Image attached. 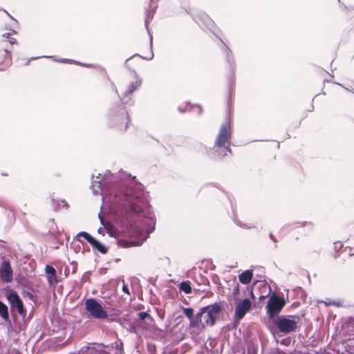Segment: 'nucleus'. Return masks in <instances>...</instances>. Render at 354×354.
<instances>
[{"mask_svg": "<svg viewBox=\"0 0 354 354\" xmlns=\"http://www.w3.org/2000/svg\"><path fill=\"white\" fill-rule=\"evenodd\" d=\"M0 278L6 282L10 283L13 278L12 269L10 266L9 261H3L0 266Z\"/></svg>", "mask_w": 354, "mask_h": 354, "instance_id": "nucleus-13", "label": "nucleus"}, {"mask_svg": "<svg viewBox=\"0 0 354 354\" xmlns=\"http://www.w3.org/2000/svg\"><path fill=\"white\" fill-rule=\"evenodd\" d=\"M285 343V339H283V341L281 342V344H283Z\"/></svg>", "mask_w": 354, "mask_h": 354, "instance_id": "nucleus-50", "label": "nucleus"}, {"mask_svg": "<svg viewBox=\"0 0 354 354\" xmlns=\"http://www.w3.org/2000/svg\"><path fill=\"white\" fill-rule=\"evenodd\" d=\"M234 223L239 227H242V228H246V229H251V228H253L254 227V226H252V225H248V224H245L243 223L242 221L238 220V219H235L234 220Z\"/></svg>", "mask_w": 354, "mask_h": 354, "instance_id": "nucleus-26", "label": "nucleus"}, {"mask_svg": "<svg viewBox=\"0 0 354 354\" xmlns=\"http://www.w3.org/2000/svg\"><path fill=\"white\" fill-rule=\"evenodd\" d=\"M178 111H179V112H180V113H183V112H185V109H183L181 106H179V107L178 108Z\"/></svg>", "mask_w": 354, "mask_h": 354, "instance_id": "nucleus-46", "label": "nucleus"}, {"mask_svg": "<svg viewBox=\"0 0 354 354\" xmlns=\"http://www.w3.org/2000/svg\"><path fill=\"white\" fill-rule=\"evenodd\" d=\"M123 283H124V281H123ZM122 291L124 292V293H127L128 295H130V292L129 291V288L127 287V286L125 284V283H123V286H122Z\"/></svg>", "mask_w": 354, "mask_h": 354, "instance_id": "nucleus-39", "label": "nucleus"}, {"mask_svg": "<svg viewBox=\"0 0 354 354\" xmlns=\"http://www.w3.org/2000/svg\"><path fill=\"white\" fill-rule=\"evenodd\" d=\"M334 247H335V250L336 251H338L339 250H340L342 248V244L341 242H337V243H334Z\"/></svg>", "mask_w": 354, "mask_h": 354, "instance_id": "nucleus-38", "label": "nucleus"}, {"mask_svg": "<svg viewBox=\"0 0 354 354\" xmlns=\"http://www.w3.org/2000/svg\"><path fill=\"white\" fill-rule=\"evenodd\" d=\"M105 118L109 127L121 132L125 131L130 123L129 115L125 106L121 104L111 106L107 110Z\"/></svg>", "mask_w": 354, "mask_h": 354, "instance_id": "nucleus-3", "label": "nucleus"}, {"mask_svg": "<svg viewBox=\"0 0 354 354\" xmlns=\"http://www.w3.org/2000/svg\"><path fill=\"white\" fill-rule=\"evenodd\" d=\"M335 84H337V82H335ZM338 85L341 86L342 87H343L345 90L346 91H351L352 92V89L349 88L348 87H346L344 86V85L341 84H339L337 83ZM353 91H354V89H353Z\"/></svg>", "mask_w": 354, "mask_h": 354, "instance_id": "nucleus-43", "label": "nucleus"}, {"mask_svg": "<svg viewBox=\"0 0 354 354\" xmlns=\"http://www.w3.org/2000/svg\"><path fill=\"white\" fill-rule=\"evenodd\" d=\"M297 225L295 226V227H308L310 229H312L313 227V225L312 223L310 222H307V221H303V222H298L296 223Z\"/></svg>", "mask_w": 354, "mask_h": 354, "instance_id": "nucleus-25", "label": "nucleus"}, {"mask_svg": "<svg viewBox=\"0 0 354 354\" xmlns=\"http://www.w3.org/2000/svg\"><path fill=\"white\" fill-rule=\"evenodd\" d=\"M138 316L140 320H145L147 318L151 319L150 315L147 312H140Z\"/></svg>", "mask_w": 354, "mask_h": 354, "instance_id": "nucleus-29", "label": "nucleus"}, {"mask_svg": "<svg viewBox=\"0 0 354 354\" xmlns=\"http://www.w3.org/2000/svg\"><path fill=\"white\" fill-rule=\"evenodd\" d=\"M80 236L84 237L88 243H90L93 238V236H92L89 233L86 232H80L76 235L75 239L77 241H79V237Z\"/></svg>", "mask_w": 354, "mask_h": 354, "instance_id": "nucleus-22", "label": "nucleus"}, {"mask_svg": "<svg viewBox=\"0 0 354 354\" xmlns=\"http://www.w3.org/2000/svg\"><path fill=\"white\" fill-rule=\"evenodd\" d=\"M205 308V313L203 322L204 328L206 326H213L223 310V306L221 303L216 302L213 304L206 306Z\"/></svg>", "mask_w": 354, "mask_h": 354, "instance_id": "nucleus-9", "label": "nucleus"}, {"mask_svg": "<svg viewBox=\"0 0 354 354\" xmlns=\"http://www.w3.org/2000/svg\"><path fill=\"white\" fill-rule=\"evenodd\" d=\"M111 89L113 92H115V93L118 95V97H120V99L122 97H120L119 95V93L118 91V89H117V87L115 86V84L113 82H111Z\"/></svg>", "mask_w": 354, "mask_h": 354, "instance_id": "nucleus-34", "label": "nucleus"}, {"mask_svg": "<svg viewBox=\"0 0 354 354\" xmlns=\"http://www.w3.org/2000/svg\"><path fill=\"white\" fill-rule=\"evenodd\" d=\"M46 272L48 274H50L52 275H55L56 274L55 269L50 266H46L45 268Z\"/></svg>", "mask_w": 354, "mask_h": 354, "instance_id": "nucleus-32", "label": "nucleus"}, {"mask_svg": "<svg viewBox=\"0 0 354 354\" xmlns=\"http://www.w3.org/2000/svg\"><path fill=\"white\" fill-rule=\"evenodd\" d=\"M205 306L199 308L195 315H193L192 319L189 322L191 328H204L203 317L205 313Z\"/></svg>", "mask_w": 354, "mask_h": 354, "instance_id": "nucleus-14", "label": "nucleus"}, {"mask_svg": "<svg viewBox=\"0 0 354 354\" xmlns=\"http://www.w3.org/2000/svg\"><path fill=\"white\" fill-rule=\"evenodd\" d=\"M89 347L91 351V354H109V353L104 350L105 346L103 344H94Z\"/></svg>", "mask_w": 354, "mask_h": 354, "instance_id": "nucleus-20", "label": "nucleus"}, {"mask_svg": "<svg viewBox=\"0 0 354 354\" xmlns=\"http://www.w3.org/2000/svg\"><path fill=\"white\" fill-rule=\"evenodd\" d=\"M54 61L57 62H60V63H66V62L75 63L76 64H78V65H80V66H83L87 67V68H98L105 71V68L102 67V66H100L93 65V64H82V63L79 62H75V61H73L72 59H54Z\"/></svg>", "mask_w": 354, "mask_h": 354, "instance_id": "nucleus-17", "label": "nucleus"}, {"mask_svg": "<svg viewBox=\"0 0 354 354\" xmlns=\"http://www.w3.org/2000/svg\"><path fill=\"white\" fill-rule=\"evenodd\" d=\"M57 209L59 207V206H62L64 208L68 209V205L66 203V201L64 199L57 201Z\"/></svg>", "mask_w": 354, "mask_h": 354, "instance_id": "nucleus-31", "label": "nucleus"}, {"mask_svg": "<svg viewBox=\"0 0 354 354\" xmlns=\"http://www.w3.org/2000/svg\"><path fill=\"white\" fill-rule=\"evenodd\" d=\"M219 40L221 44V49L223 52L225 59L229 67V74L227 75V83L229 86V92L230 93H231L232 91V86L235 82V60L232 54V51L221 39H219Z\"/></svg>", "mask_w": 354, "mask_h": 354, "instance_id": "nucleus-5", "label": "nucleus"}, {"mask_svg": "<svg viewBox=\"0 0 354 354\" xmlns=\"http://www.w3.org/2000/svg\"><path fill=\"white\" fill-rule=\"evenodd\" d=\"M0 317L5 321H10L8 307L0 300Z\"/></svg>", "mask_w": 354, "mask_h": 354, "instance_id": "nucleus-19", "label": "nucleus"}, {"mask_svg": "<svg viewBox=\"0 0 354 354\" xmlns=\"http://www.w3.org/2000/svg\"><path fill=\"white\" fill-rule=\"evenodd\" d=\"M91 189L101 195L102 203L113 212L116 221L130 236L146 241L155 230L156 218L146 194L135 177L125 171L91 176Z\"/></svg>", "mask_w": 354, "mask_h": 354, "instance_id": "nucleus-1", "label": "nucleus"}, {"mask_svg": "<svg viewBox=\"0 0 354 354\" xmlns=\"http://www.w3.org/2000/svg\"><path fill=\"white\" fill-rule=\"evenodd\" d=\"M98 217H99V219H100V223H101V224H102V225H104V224H106V223L104 221V218H103V217L102 216V215H101V214H100V213H99V214H98Z\"/></svg>", "mask_w": 354, "mask_h": 354, "instance_id": "nucleus-42", "label": "nucleus"}, {"mask_svg": "<svg viewBox=\"0 0 354 354\" xmlns=\"http://www.w3.org/2000/svg\"><path fill=\"white\" fill-rule=\"evenodd\" d=\"M232 137L230 121L226 119L219 128L212 148L207 147L203 144L198 145V151L210 158H222L232 153L230 141Z\"/></svg>", "mask_w": 354, "mask_h": 354, "instance_id": "nucleus-2", "label": "nucleus"}, {"mask_svg": "<svg viewBox=\"0 0 354 354\" xmlns=\"http://www.w3.org/2000/svg\"><path fill=\"white\" fill-rule=\"evenodd\" d=\"M196 106L198 109V114H201L203 112V108L200 105H196Z\"/></svg>", "mask_w": 354, "mask_h": 354, "instance_id": "nucleus-44", "label": "nucleus"}, {"mask_svg": "<svg viewBox=\"0 0 354 354\" xmlns=\"http://www.w3.org/2000/svg\"><path fill=\"white\" fill-rule=\"evenodd\" d=\"M80 236L84 237L88 243H90L93 238V236H92L89 233L86 232H80L76 235L75 239L77 241H79V237Z\"/></svg>", "mask_w": 354, "mask_h": 354, "instance_id": "nucleus-23", "label": "nucleus"}, {"mask_svg": "<svg viewBox=\"0 0 354 354\" xmlns=\"http://www.w3.org/2000/svg\"><path fill=\"white\" fill-rule=\"evenodd\" d=\"M10 30L11 31L10 32L3 34V37L6 38H9L10 35H11L12 34H16V31L15 30L10 28Z\"/></svg>", "mask_w": 354, "mask_h": 354, "instance_id": "nucleus-37", "label": "nucleus"}, {"mask_svg": "<svg viewBox=\"0 0 354 354\" xmlns=\"http://www.w3.org/2000/svg\"><path fill=\"white\" fill-rule=\"evenodd\" d=\"M5 297L10 305L11 311H17L21 316H26V310L24 308L23 301L15 290L12 288L5 289Z\"/></svg>", "mask_w": 354, "mask_h": 354, "instance_id": "nucleus-6", "label": "nucleus"}, {"mask_svg": "<svg viewBox=\"0 0 354 354\" xmlns=\"http://www.w3.org/2000/svg\"><path fill=\"white\" fill-rule=\"evenodd\" d=\"M299 319V318L297 316L280 315L273 319L272 322L279 333L289 334L297 330Z\"/></svg>", "mask_w": 354, "mask_h": 354, "instance_id": "nucleus-4", "label": "nucleus"}, {"mask_svg": "<svg viewBox=\"0 0 354 354\" xmlns=\"http://www.w3.org/2000/svg\"><path fill=\"white\" fill-rule=\"evenodd\" d=\"M252 303L248 298H244L236 306L234 313L235 322H234L233 327L236 328L239 324V322L242 319L247 312L250 309Z\"/></svg>", "mask_w": 354, "mask_h": 354, "instance_id": "nucleus-12", "label": "nucleus"}, {"mask_svg": "<svg viewBox=\"0 0 354 354\" xmlns=\"http://www.w3.org/2000/svg\"><path fill=\"white\" fill-rule=\"evenodd\" d=\"M41 57H32L31 58H30L26 63V65H28L30 64V62L31 60H35V59H37L39 58H40ZM42 57H46V58H53V56H43Z\"/></svg>", "mask_w": 354, "mask_h": 354, "instance_id": "nucleus-35", "label": "nucleus"}, {"mask_svg": "<svg viewBox=\"0 0 354 354\" xmlns=\"http://www.w3.org/2000/svg\"><path fill=\"white\" fill-rule=\"evenodd\" d=\"M9 42H10V44L11 45H13V44H16V43H17V40H16L15 39H11L9 41Z\"/></svg>", "mask_w": 354, "mask_h": 354, "instance_id": "nucleus-45", "label": "nucleus"}, {"mask_svg": "<svg viewBox=\"0 0 354 354\" xmlns=\"http://www.w3.org/2000/svg\"><path fill=\"white\" fill-rule=\"evenodd\" d=\"M91 354V351L89 346H83L78 352L77 354Z\"/></svg>", "mask_w": 354, "mask_h": 354, "instance_id": "nucleus-30", "label": "nucleus"}, {"mask_svg": "<svg viewBox=\"0 0 354 354\" xmlns=\"http://www.w3.org/2000/svg\"><path fill=\"white\" fill-rule=\"evenodd\" d=\"M5 12L8 15V16L11 19L12 22H11L10 26V28L14 30V28L17 27L18 22L7 11H5Z\"/></svg>", "mask_w": 354, "mask_h": 354, "instance_id": "nucleus-28", "label": "nucleus"}, {"mask_svg": "<svg viewBox=\"0 0 354 354\" xmlns=\"http://www.w3.org/2000/svg\"><path fill=\"white\" fill-rule=\"evenodd\" d=\"M133 72L135 75V80L128 85L126 91L123 93V96L120 98L121 102L124 104H133L131 99L128 98V97L137 91L142 85V78L138 75L135 71H133Z\"/></svg>", "mask_w": 354, "mask_h": 354, "instance_id": "nucleus-11", "label": "nucleus"}, {"mask_svg": "<svg viewBox=\"0 0 354 354\" xmlns=\"http://www.w3.org/2000/svg\"><path fill=\"white\" fill-rule=\"evenodd\" d=\"M181 308L183 310V313L189 319L190 322L194 315V309L192 308H185L183 306H182Z\"/></svg>", "mask_w": 354, "mask_h": 354, "instance_id": "nucleus-24", "label": "nucleus"}, {"mask_svg": "<svg viewBox=\"0 0 354 354\" xmlns=\"http://www.w3.org/2000/svg\"><path fill=\"white\" fill-rule=\"evenodd\" d=\"M277 353H278V354H287V353L283 352L282 351H278Z\"/></svg>", "mask_w": 354, "mask_h": 354, "instance_id": "nucleus-47", "label": "nucleus"}, {"mask_svg": "<svg viewBox=\"0 0 354 354\" xmlns=\"http://www.w3.org/2000/svg\"><path fill=\"white\" fill-rule=\"evenodd\" d=\"M322 302H324L326 304V306H339L338 302L332 301V300H327L326 301H322Z\"/></svg>", "mask_w": 354, "mask_h": 354, "instance_id": "nucleus-33", "label": "nucleus"}, {"mask_svg": "<svg viewBox=\"0 0 354 354\" xmlns=\"http://www.w3.org/2000/svg\"><path fill=\"white\" fill-rule=\"evenodd\" d=\"M286 301L283 297H279L277 294L273 293L268 299L266 310L269 319L273 320L276 318L283 307L285 306Z\"/></svg>", "mask_w": 354, "mask_h": 354, "instance_id": "nucleus-8", "label": "nucleus"}, {"mask_svg": "<svg viewBox=\"0 0 354 354\" xmlns=\"http://www.w3.org/2000/svg\"><path fill=\"white\" fill-rule=\"evenodd\" d=\"M285 343V339H283V341L281 342V344H283Z\"/></svg>", "mask_w": 354, "mask_h": 354, "instance_id": "nucleus-49", "label": "nucleus"}, {"mask_svg": "<svg viewBox=\"0 0 354 354\" xmlns=\"http://www.w3.org/2000/svg\"><path fill=\"white\" fill-rule=\"evenodd\" d=\"M285 343V339H283V341L281 342V344H283Z\"/></svg>", "mask_w": 354, "mask_h": 354, "instance_id": "nucleus-51", "label": "nucleus"}, {"mask_svg": "<svg viewBox=\"0 0 354 354\" xmlns=\"http://www.w3.org/2000/svg\"><path fill=\"white\" fill-rule=\"evenodd\" d=\"M104 225V227H100L98 230H97V232L100 234H102L104 235V232L106 231V229H105V225H106V224H104L103 225Z\"/></svg>", "mask_w": 354, "mask_h": 354, "instance_id": "nucleus-41", "label": "nucleus"}, {"mask_svg": "<svg viewBox=\"0 0 354 354\" xmlns=\"http://www.w3.org/2000/svg\"><path fill=\"white\" fill-rule=\"evenodd\" d=\"M345 9H348V8L346 6H344Z\"/></svg>", "mask_w": 354, "mask_h": 354, "instance_id": "nucleus-52", "label": "nucleus"}, {"mask_svg": "<svg viewBox=\"0 0 354 354\" xmlns=\"http://www.w3.org/2000/svg\"><path fill=\"white\" fill-rule=\"evenodd\" d=\"M269 237L275 243L274 248H276L277 247V239L275 238V236L272 233H270L269 234Z\"/></svg>", "mask_w": 354, "mask_h": 354, "instance_id": "nucleus-40", "label": "nucleus"}, {"mask_svg": "<svg viewBox=\"0 0 354 354\" xmlns=\"http://www.w3.org/2000/svg\"><path fill=\"white\" fill-rule=\"evenodd\" d=\"M153 19V15H151L150 13L147 14V17H146V19H145V27L148 31V33L149 35V37H150V48H151V53H150V56L149 57H142L141 55H140L139 54H134L133 55L131 56L130 57H129L128 59H126L125 61V65L127 66V63L133 57L135 56H139L141 58L144 59H147V60H151L152 59V58L153 57V51H152V35L150 33V31L149 30V24L150 22V21Z\"/></svg>", "mask_w": 354, "mask_h": 354, "instance_id": "nucleus-15", "label": "nucleus"}, {"mask_svg": "<svg viewBox=\"0 0 354 354\" xmlns=\"http://www.w3.org/2000/svg\"><path fill=\"white\" fill-rule=\"evenodd\" d=\"M3 58L2 59H0V61L1 62H3L4 59H5V57H7L8 55V49L7 48H5L3 50Z\"/></svg>", "mask_w": 354, "mask_h": 354, "instance_id": "nucleus-36", "label": "nucleus"}, {"mask_svg": "<svg viewBox=\"0 0 354 354\" xmlns=\"http://www.w3.org/2000/svg\"><path fill=\"white\" fill-rule=\"evenodd\" d=\"M85 309L92 318L104 319L108 317V314L103 308L102 303L97 299H87L85 301Z\"/></svg>", "mask_w": 354, "mask_h": 354, "instance_id": "nucleus-7", "label": "nucleus"}, {"mask_svg": "<svg viewBox=\"0 0 354 354\" xmlns=\"http://www.w3.org/2000/svg\"><path fill=\"white\" fill-rule=\"evenodd\" d=\"M192 19L200 26H203L212 31L214 27V22L212 19L203 12H193L190 10H185Z\"/></svg>", "mask_w": 354, "mask_h": 354, "instance_id": "nucleus-10", "label": "nucleus"}, {"mask_svg": "<svg viewBox=\"0 0 354 354\" xmlns=\"http://www.w3.org/2000/svg\"><path fill=\"white\" fill-rule=\"evenodd\" d=\"M106 225H105L106 232L111 237L115 236V232L112 229L111 225L107 223H106Z\"/></svg>", "mask_w": 354, "mask_h": 354, "instance_id": "nucleus-27", "label": "nucleus"}, {"mask_svg": "<svg viewBox=\"0 0 354 354\" xmlns=\"http://www.w3.org/2000/svg\"><path fill=\"white\" fill-rule=\"evenodd\" d=\"M313 109H314V106H313V105H312V106H311V110H310V111H312Z\"/></svg>", "mask_w": 354, "mask_h": 354, "instance_id": "nucleus-48", "label": "nucleus"}, {"mask_svg": "<svg viewBox=\"0 0 354 354\" xmlns=\"http://www.w3.org/2000/svg\"><path fill=\"white\" fill-rule=\"evenodd\" d=\"M89 243L93 249L97 250L101 254H106L108 252V248L94 237Z\"/></svg>", "mask_w": 354, "mask_h": 354, "instance_id": "nucleus-18", "label": "nucleus"}, {"mask_svg": "<svg viewBox=\"0 0 354 354\" xmlns=\"http://www.w3.org/2000/svg\"><path fill=\"white\" fill-rule=\"evenodd\" d=\"M179 289L186 294H190L192 292L191 283L189 281H182L179 284Z\"/></svg>", "mask_w": 354, "mask_h": 354, "instance_id": "nucleus-21", "label": "nucleus"}, {"mask_svg": "<svg viewBox=\"0 0 354 354\" xmlns=\"http://www.w3.org/2000/svg\"><path fill=\"white\" fill-rule=\"evenodd\" d=\"M253 277L252 270H246L239 275V281L243 284H248Z\"/></svg>", "mask_w": 354, "mask_h": 354, "instance_id": "nucleus-16", "label": "nucleus"}]
</instances>
